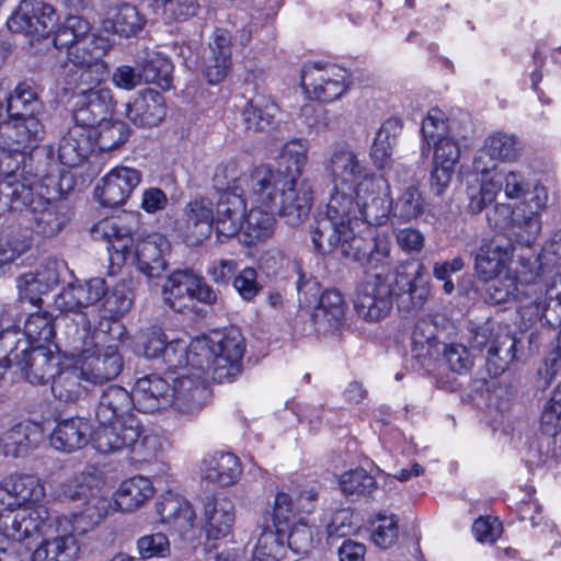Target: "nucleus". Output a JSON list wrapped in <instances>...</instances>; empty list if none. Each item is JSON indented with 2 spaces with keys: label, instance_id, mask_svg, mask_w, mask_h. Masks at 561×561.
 I'll return each mask as SVG.
<instances>
[{
  "label": "nucleus",
  "instance_id": "nucleus-11",
  "mask_svg": "<svg viewBox=\"0 0 561 561\" xmlns=\"http://www.w3.org/2000/svg\"><path fill=\"white\" fill-rule=\"evenodd\" d=\"M317 499L314 488L278 491L275 495L273 526L296 553H305L312 547L316 527L307 517L314 511Z\"/></svg>",
  "mask_w": 561,
  "mask_h": 561
},
{
  "label": "nucleus",
  "instance_id": "nucleus-7",
  "mask_svg": "<svg viewBox=\"0 0 561 561\" xmlns=\"http://www.w3.org/2000/svg\"><path fill=\"white\" fill-rule=\"evenodd\" d=\"M503 191L510 201H518L515 205V222L530 234L541 230L542 213L547 209L549 195L539 181L528 176L520 170L512 169L499 173L496 180H486L482 187L468 188V209L472 214L481 213L492 204Z\"/></svg>",
  "mask_w": 561,
  "mask_h": 561
},
{
  "label": "nucleus",
  "instance_id": "nucleus-3",
  "mask_svg": "<svg viewBox=\"0 0 561 561\" xmlns=\"http://www.w3.org/2000/svg\"><path fill=\"white\" fill-rule=\"evenodd\" d=\"M366 221L359 209L344 193L329 192L327 211L316 218L311 227V240L314 249L322 253L339 251L350 261L371 270L388 267L392 263L391 241L387 233H378L369 241L359 227Z\"/></svg>",
  "mask_w": 561,
  "mask_h": 561
},
{
  "label": "nucleus",
  "instance_id": "nucleus-48",
  "mask_svg": "<svg viewBox=\"0 0 561 561\" xmlns=\"http://www.w3.org/2000/svg\"><path fill=\"white\" fill-rule=\"evenodd\" d=\"M7 108L9 117L16 116H36L44 110V104L39 100L36 90L28 83H19L15 89L7 96Z\"/></svg>",
  "mask_w": 561,
  "mask_h": 561
},
{
  "label": "nucleus",
  "instance_id": "nucleus-45",
  "mask_svg": "<svg viewBox=\"0 0 561 561\" xmlns=\"http://www.w3.org/2000/svg\"><path fill=\"white\" fill-rule=\"evenodd\" d=\"M344 318V300L337 290H325L312 313L316 330L327 334L337 328Z\"/></svg>",
  "mask_w": 561,
  "mask_h": 561
},
{
  "label": "nucleus",
  "instance_id": "nucleus-16",
  "mask_svg": "<svg viewBox=\"0 0 561 561\" xmlns=\"http://www.w3.org/2000/svg\"><path fill=\"white\" fill-rule=\"evenodd\" d=\"M104 296L105 280L100 277L91 278L83 284H69L62 288L55 298V306L61 312L73 313V318L65 319V328L68 323L78 322L79 314H87L91 321V330L98 328V312H101Z\"/></svg>",
  "mask_w": 561,
  "mask_h": 561
},
{
  "label": "nucleus",
  "instance_id": "nucleus-38",
  "mask_svg": "<svg viewBox=\"0 0 561 561\" xmlns=\"http://www.w3.org/2000/svg\"><path fill=\"white\" fill-rule=\"evenodd\" d=\"M203 478L220 486L234 484L241 476L242 469L239 458L225 451H215L207 455L202 462Z\"/></svg>",
  "mask_w": 561,
  "mask_h": 561
},
{
  "label": "nucleus",
  "instance_id": "nucleus-46",
  "mask_svg": "<svg viewBox=\"0 0 561 561\" xmlns=\"http://www.w3.org/2000/svg\"><path fill=\"white\" fill-rule=\"evenodd\" d=\"M252 206L250 211L245 213L243 227L240 232L239 240L245 245H253L268 239L274 231V216L278 215L277 211L257 208L255 205Z\"/></svg>",
  "mask_w": 561,
  "mask_h": 561
},
{
  "label": "nucleus",
  "instance_id": "nucleus-1",
  "mask_svg": "<svg viewBox=\"0 0 561 561\" xmlns=\"http://www.w3.org/2000/svg\"><path fill=\"white\" fill-rule=\"evenodd\" d=\"M329 192L344 193L354 201L359 215L370 226L383 225L390 214L403 222L422 216L427 203L419 184L412 182L392 198L388 181L370 171L348 144L334 145L324 160Z\"/></svg>",
  "mask_w": 561,
  "mask_h": 561
},
{
  "label": "nucleus",
  "instance_id": "nucleus-57",
  "mask_svg": "<svg viewBox=\"0 0 561 561\" xmlns=\"http://www.w3.org/2000/svg\"><path fill=\"white\" fill-rule=\"evenodd\" d=\"M76 67L77 69L72 72L71 79L77 93L98 91L101 88L100 84L108 75V67L105 61L77 65Z\"/></svg>",
  "mask_w": 561,
  "mask_h": 561
},
{
  "label": "nucleus",
  "instance_id": "nucleus-6",
  "mask_svg": "<svg viewBox=\"0 0 561 561\" xmlns=\"http://www.w3.org/2000/svg\"><path fill=\"white\" fill-rule=\"evenodd\" d=\"M4 538L23 541L39 536L41 542L32 553L31 561H76L80 546L77 529L67 515L51 517L48 507H38L16 515L7 514L0 520Z\"/></svg>",
  "mask_w": 561,
  "mask_h": 561
},
{
  "label": "nucleus",
  "instance_id": "nucleus-27",
  "mask_svg": "<svg viewBox=\"0 0 561 561\" xmlns=\"http://www.w3.org/2000/svg\"><path fill=\"white\" fill-rule=\"evenodd\" d=\"M236 520V510L227 496H207L203 502L202 523L207 540L229 536Z\"/></svg>",
  "mask_w": 561,
  "mask_h": 561
},
{
  "label": "nucleus",
  "instance_id": "nucleus-61",
  "mask_svg": "<svg viewBox=\"0 0 561 561\" xmlns=\"http://www.w3.org/2000/svg\"><path fill=\"white\" fill-rule=\"evenodd\" d=\"M191 355V343L187 344L182 339H174L168 341L161 357L169 369L175 370L178 368H187V366L194 368Z\"/></svg>",
  "mask_w": 561,
  "mask_h": 561
},
{
  "label": "nucleus",
  "instance_id": "nucleus-36",
  "mask_svg": "<svg viewBox=\"0 0 561 561\" xmlns=\"http://www.w3.org/2000/svg\"><path fill=\"white\" fill-rule=\"evenodd\" d=\"M135 65L144 83H154L164 90L171 88L173 64L164 54L148 47L142 48L135 56Z\"/></svg>",
  "mask_w": 561,
  "mask_h": 561
},
{
  "label": "nucleus",
  "instance_id": "nucleus-19",
  "mask_svg": "<svg viewBox=\"0 0 561 561\" xmlns=\"http://www.w3.org/2000/svg\"><path fill=\"white\" fill-rule=\"evenodd\" d=\"M58 16L55 9L42 0H21L7 25L13 33H23L32 38L48 36L56 27Z\"/></svg>",
  "mask_w": 561,
  "mask_h": 561
},
{
  "label": "nucleus",
  "instance_id": "nucleus-50",
  "mask_svg": "<svg viewBox=\"0 0 561 561\" xmlns=\"http://www.w3.org/2000/svg\"><path fill=\"white\" fill-rule=\"evenodd\" d=\"M484 151L491 160L514 162L523 151V145L513 134L496 131L484 140Z\"/></svg>",
  "mask_w": 561,
  "mask_h": 561
},
{
  "label": "nucleus",
  "instance_id": "nucleus-47",
  "mask_svg": "<svg viewBox=\"0 0 561 561\" xmlns=\"http://www.w3.org/2000/svg\"><path fill=\"white\" fill-rule=\"evenodd\" d=\"M486 220L489 226L494 229H505L510 227L511 234L514 237L515 241L526 247L534 244L541 232V230H538L533 234H527L524 228L517 226L515 222V206L512 207L507 203H496L488 210Z\"/></svg>",
  "mask_w": 561,
  "mask_h": 561
},
{
  "label": "nucleus",
  "instance_id": "nucleus-58",
  "mask_svg": "<svg viewBox=\"0 0 561 561\" xmlns=\"http://www.w3.org/2000/svg\"><path fill=\"white\" fill-rule=\"evenodd\" d=\"M285 553L286 547L277 530L265 529L254 547L253 561H280Z\"/></svg>",
  "mask_w": 561,
  "mask_h": 561
},
{
  "label": "nucleus",
  "instance_id": "nucleus-33",
  "mask_svg": "<svg viewBox=\"0 0 561 561\" xmlns=\"http://www.w3.org/2000/svg\"><path fill=\"white\" fill-rule=\"evenodd\" d=\"M209 55L205 76L210 84L222 81L231 69V35L226 28H216L208 43Z\"/></svg>",
  "mask_w": 561,
  "mask_h": 561
},
{
  "label": "nucleus",
  "instance_id": "nucleus-2",
  "mask_svg": "<svg viewBox=\"0 0 561 561\" xmlns=\"http://www.w3.org/2000/svg\"><path fill=\"white\" fill-rule=\"evenodd\" d=\"M308 141L295 138L287 141L275 163H261L243 179L245 198L257 208L277 211L290 226L306 218L312 206V190L300 180L308 162Z\"/></svg>",
  "mask_w": 561,
  "mask_h": 561
},
{
  "label": "nucleus",
  "instance_id": "nucleus-26",
  "mask_svg": "<svg viewBox=\"0 0 561 561\" xmlns=\"http://www.w3.org/2000/svg\"><path fill=\"white\" fill-rule=\"evenodd\" d=\"M62 268V263L49 260L37 267L36 271L22 274L16 279L20 300L27 301L33 306H39L42 304V296L59 283Z\"/></svg>",
  "mask_w": 561,
  "mask_h": 561
},
{
  "label": "nucleus",
  "instance_id": "nucleus-4",
  "mask_svg": "<svg viewBox=\"0 0 561 561\" xmlns=\"http://www.w3.org/2000/svg\"><path fill=\"white\" fill-rule=\"evenodd\" d=\"M59 173H32V164L16 167L0 178V213L26 209L33 229L43 237H53L68 218L59 198L65 192Z\"/></svg>",
  "mask_w": 561,
  "mask_h": 561
},
{
  "label": "nucleus",
  "instance_id": "nucleus-21",
  "mask_svg": "<svg viewBox=\"0 0 561 561\" xmlns=\"http://www.w3.org/2000/svg\"><path fill=\"white\" fill-rule=\"evenodd\" d=\"M141 182L139 170L119 165L110 170L94 188L98 202L106 207H117L126 203Z\"/></svg>",
  "mask_w": 561,
  "mask_h": 561
},
{
  "label": "nucleus",
  "instance_id": "nucleus-13",
  "mask_svg": "<svg viewBox=\"0 0 561 561\" xmlns=\"http://www.w3.org/2000/svg\"><path fill=\"white\" fill-rule=\"evenodd\" d=\"M55 334L53 316L46 311L31 313L25 320L23 333L16 329L4 330L0 323V378L14 352L25 356L31 347L50 343Z\"/></svg>",
  "mask_w": 561,
  "mask_h": 561
},
{
  "label": "nucleus",
  "instance_id": "nucleus-14",
  "mask_svg": "<svg viewBox=\"0 0 561 561\" xmlns=\"http://www.w3.org/2000/svg\"><path fill=\"white\" fill-rule=\"evenodd\" d=\"M46 497L44 482L35 474L14 472L0 480V520L7 514L16 515L31 512L38 507H47L43 502ZM0 536L4 531L0 528Z\"/></svg>",
  "mask_w": 561,
  "mask_h": 561
},
{
  "label": "nucleus",
  "instance_id": "nucleus-43",
  "mask_svg": "<svg viewBox=\"0 0 561 561\" xmlns=\"http://www.w3.org/2000/svg\"><path fill=\"white\" fill-rule=\"evenodd\" d=\"M84 373L77 360L69 367L61 368L51 380L54 397L64 402H75L88 392Z\"/></svg>",
  "mask_w": 561,
  "mask_h": 561
},
{
  "label": "nucleus",
  "instance_id": "nucleus-25",
  "mask_svg": "<svg viewBox=\"0 0 561 561\" xmlns=\"http://www.w3.org/2000/svg\"><path fill=\"white\" fill-rule=\"evenodd\" d=\"M514 245L510 240L493 238L478 249L474 256V271L480 280L490 279L511 272Z\"/></svg>",
  "mask_w": 561,
  "mask_h": 561
},
{
  "label": "nucleus",
  "instance_id": "nucleus-44",
  "mask_svg": "<svg viewBox=\"0 0 561 561\" xmlns=\"http://www.w3.org/2000/svg\"><path fill=\"white\" fill-rule=\"evenodd\" d=\"M105 490V482L100 471L89 468L75 473L60 485V495L71 501H82Z\"/></svg>",
  "mask_w": 561,
  "mask_h": 561
},
{
  "label": "nucleus",
  "instance_id": "nucleus-64",
  "mask_svg": "<svg viewBox=\"0 0 561 561\" xmlns=\"http://www.w3.org/2000/svg\"><path fill=\"white\" fill-rule=\"evenodd\" d=\"M137 550L142 559L167 558L171 547L165 534L154 533L140 537L137 540Z\"/></svg>",
  "mask_w": 561,
  "mask_h": 561
},
{
  "label": "nucleus",
  "instance_id": "nucleus-18",
  "mask_svg": "<svg viewBox=\"0 0 561 561\" xmlns=\"http://www.w3.org/2000/svg\"><path fill=\"white\" fill-rule=\"evenodd\" d=\"M300 85L306 95L319 102H333L348 89L347 73L337 66L306 65L300 75Z\"/></svg>",
  "mask_w": 561,
  "mask_h": 561
},
{
  "label": "nucleus",
  "instance_id": "nucleus-8",
  "mask_svg": "<svg viewBox=\"0 0 561 561\" xmlns=\"http://www.w3.org/2000/svg\"><path fill=\"white\" fill-rule=\"evenodd\" d=\"M425 272L422 264L401 265L396 274H376L357 287L354 309L368 322H378L391 311L393 298L409 294L414 308H421L428 296Z\"/></svg>",
  "mask_w": 561,
  "mask_h": 561
},
{
  "label": "nucleus",
  "instance_id": "nucleus-49",
  "mask_svg": "<svg viewBox=\"0 0 561 561\" xmlns=\"http://www.w3.org/2000/svg\"><path fill=\"white\" fill-rule=\"evenodd\" d=\"M92 127V137H94L93 148L96 146L100 151H113L123 146L129 137V128L122 121H108L106 118L96 123Z\"/></svg>",
  "mask_w": 561,
  "mask_h": 561
},
{
  "label": "nucleus",
  "instance_id": "nucleus-20",
  "mask_svg": "<svg viewBox=\"0 0 561 561\" xmlns=\"http://www.w3.org/2000/svg\"><path fill=\"white\" fill-rule=\"evenodd\" d=\"M44 134V126L36 116L9 117L0 125V149L24 154L38 147Z\"/></svg>",
  "mask_w": 561,
  "mask_h": 561
},
{
  "label": "nucleus",
  "instance_id": "nucleus-10",
  "mask_svg": "<svg viewBox=\"0 0 561 561\" xmlns=\"http://www.w3.org/2000/svg\"><path fill=\"white\" fill-rule=\"evenodd\" d=\"M421 136L422 156L433 151L431 188L435 195H442L451 182L467 136L437 107L431 108L423 118Z\"/></svg>",
  "mask_w": 561,
  "mask_h": 561
},
{
  "label": "nucleus",
  "instance_id": "nucleus-56",
  "mask_svg": "<svg viewBox=\"0 0 561 561\" xmlns=\"http://www.w3.org/2000/svg\"><path fill=\"white\" fill-rule=\"evenodd\" d=\"M481 282L484 283L485 299L491 304L506 302L515 298L518 291V277L512 271Z\"/></svg>",
  "mask_w": 561,
  "mask_h": 561
},
{
  "label": "nucleus",
  "instance_id": "nucleus-54",
  "mask_svg": "<svg viewBox=\"0 0 561 561\" xmlns=\"http://www.w3.org/2000/svg\"><path fill=\"white\" fill-rule=\"evenodd\" d=\"M192 271H174L171 273L162 287L163 300L173 310L181 311L185 304L184 299H190L191 295Z\"/></svg>",
  "mask_w": 561,
  "mask_h": 561
},
{
  "label": "nucleus",
  "instance_id": "nucleus-24",
  "mask_svg": "<svg viewBox=\"0 0 561 561\" xmlns=\"http://www.w3.org/2000/svg\"><path fill=\"white\" fill-rule=\"evenodd\" d=\"M245 217V199L236 192H224L216 205L214 230L218 242L239 237Z\"/></svg>",
  "mask_w": 561,
  "mask_h": 561
},
{
  "label": "nucleus",
  "instance_id": "nucleus-37",
  "mask_svg": "<svg viewBox=\"0 0 561 561\" xmlns=\"http://www.w3.org/2000/svg\"><path fill=\"white\" fill-rule=\"evenodd\" d=\"M92 150V130L75 124L59 141L58 158L61 164L76 168L88 158Z\"/></svg>",
  "mask_w": 561,
  "mask_h": 561
},
{
  "label": "nucleus",
  "instance_id": "nucleus-28",
  "mask_svg": "<svg viewBox=\"0 0 561 561\" xmlns=\"http://www.w3.org/2000/svg\"><path fill=\"white\" fill-rule=\"evenodd\" d=\"M8 364L7 369L16 366L31 383H44L56 376L54 371L58 360L50 350L36 345L31 347L25 356L14 352Z\"/></svg>",
  "mask_w": 561,
  "mask_h": 561
},
{
  "label": "nucleus",
  "instance_id": "nucleus-42",
  "mask_svg": "<svg viewBox=\"0 0 561 561\" xmlns=\"http://www.w3.org/2000/svg\"><path fill=\"white\" fill-rule=\"evenodd\" d=\"M101 24L105 32L128 37L141 30L144 19L135 5L116 1L105 12Z\"/></svg>",
  "mask_w": 561,
  "mask_h": 561
},
{
  "label": "nucleus",
  "instance_id": "nucleus-41",
  "mask_svg": "<svg viewBox=\"0 0 561 561\" xmlns=\"http://www.w3.org/2000/svg\"><path fill=\"white\" fill-rule=\"evenodd\" d=\"M278 106L265 96H255L251 99L242 111L244 126L248 130L254 133H268L278 125Z\"/></svg>",
  "mask_w": 561,
  "mask_h": 561
},
{
  "label": "nucleus",
  "instance_id": "nucleus-34",
  "mask_svg": "<svg viewBox=\"0 0 561 561\" xmlns=\"http://www.w3.org/2000/svg\"><path fill=\"white\" fill-rule=\"evenodd\" d=\"M44 432L38 423L24 421L0 434V453L5 457H19L37 447Z\"/></svg>",
  "mask_w": 561,
  "mask_h": 561
},
{
  "label": "nucleus",
  "instance_id": "nucleus-35",
  "mask_svg": "<svg viewBox=\"0 0 561 561\" xmlns=\"http://www.w3.org/2000/svg\"><path fill=\"white\" fill-rule=\"evenodd\" d=\"M163 96L151 89L139 92L126 104V116L137 126H157L165 116Z\"/></svg>",
  "mask_w": 561,
  "mask_h": 561
},
{
  "label": "nucleus",
  "instance_id": "nucleus-9",
  "mask_svg": "<svg viewBox=\"0 0 561 561\" xmlns=\"http://www.w3.org/2000/svg\"><path fill=\"white\" fill-rule=\"evenodd\" d=\"M91 236L94 240L107 243L112 267H121L130 259L148 278L160 277L167 270L165 255L170 253L171 244L162 233H149L139 238L134 245L130 230L121 226L116 219L106 218L92 227Z\"/></svg>",
  "mask_w": 561,
  "mask_h": 561
},
{
  "label": "nucleus",
  "instance_id": "nucleus-59",
  "mask_svg": "<svg viewBox=\"0 0 561 561\" xmlns=\"http://www.w3.org/2000/svg\"><path fill=\"white\" fill-rule=\"evenodd\" d=\"M340 486L347 495H367L375 491L376 481L365 469L356 468L341 476Z\"/></svg>",
  "mask_w": 561,
  "mask_h": 561
},
{
  "label": "nucleus",
  "instance_id": "nucleus-22",
  "mask_svg": "<svg viewBox=\"0 0 561 561\" xmlns=\"http://www.w3.org/2000/svg\"><path fill=\"white\" fill-rule=\"evenodd\" d=\"M154 510L159 522L168 529L175 531L184 538L194 536L196 514L191 503L181 494L167 491L162 493Z\"/></svg>",
  "mask_w": 561,
  "mask_h": 561
},
{
  "label": "nucleus",
  "instance_id": "nucleus-39",
  "mask_svg": "<svg viewBox=\"0 0 561 561\" xmlns=\"http://www.w3.org/2000/svg\"><path fill=\"white\" fill-rule=\"evenodd\" d=\"M91 427L87 420L71 417L60 421L50 435V445L60 451L72 453L83 448L90 439Z\"/></svg>",
  "mask_w": 561,
  "mask_h": 561
},
{
  "label": "nucleus",
  "instance_id": "nucleus-63",
  "mask_svg": "<svg viewBox=\"0 0 561 561\" xmlns=\"http://www.w3.org/2000/svg\"><path fill=\"white\" fill-rule=\"evenodd\" d=\"M398 518L396 515L379 514L373 526L371 539L382 549L389 548L398 538Z\"/></svg>",
  "mask_w": 561,
  "mask_h": 561
},
{
  "label": "nucleus",
  "instance_id": "nucleus-53",
  "mask_svg": "<svg viewBox=\"0 0 561 561\" xmlns=\"http://www.w3.org/2000/svg\"><path fill=\"white\" fill-rule=\"evenodd\" d=\"M110 48V39L94 33L69 49L67 56L73 66L93 64L104 61L103 56Z\"/></svg>",
  "mask_w": 561,
  "mask_h": 561
},
{
  "label": "nucleus",
  "instance_id": "nucleus-29",
  "mask_svg": "<svg viewBox=\"0 0 561 561\" xmlns=\"http://www.w3.org/2000/svg\"><path fill=\"white\" fill-rule=\"evenodd\" d=\"M115 101L110 88L98 91L76 93L73 103V121L78 125L91 129L103 118L112 114Z\"/></svg>",
  "mask_w": 561,
  "mask_h": 561
},
{
  "label": "nucleus",
  "instance_id": "nucleus-62",
  "mask_svg": "<svg viewBox=\"0 0 561 561\" xmlns=\"http://www.w3.org/2000/svg\"><path fill=\"white\" fill-rule=\"evenodd\" d=\"M540 428L549 436H554L561 431V382L556 387L543 408Z\"/></svg>",
  "mask_w": 561,
  "mask_h": 561
},
{
  "label": "nucleus",
  "instance_id": "nucleus-15",
  "mask_svg": "<svg viewBox=\"0 0 561 561\" xmlns=\"http://www.w3.org/2000/svg\"><path fill=\"white\" fill-rule=\"evenodd\" d=\"M116 432H105L99 437V453L110 454L127 449L136 462L150 461L162 449V439L153 433L146 432L139 420H129L126 427Z\"/></svg>",
  "mask_w": 561,
  "mask_h": 561
},
{
  "label": "nucleus",
  "instance_id": "nucleus-12",
  "mask_svg": "<svg viewBox=\"0 0 561 561\" xmlns=\"http://www.w3.org/2000/svg\"><path fill=\"white\" fill-rule=\"evenodd\" d=\"M191 352L193 366L211 373L218 382H230L241 373L244 339L238 329L230 328L194 339Z\"/></svg>",
  "mask_w": 561,
  "mask_h": 561
},
{
  "label": "nucleus",
  "instance_id": "nucleus-30",
  "mask_svg": "<svg viewBox=\"0 0 561 561\" xmlns=\"http://www.w3.org/2000/svg\"><path fill=\"white\" fill-rule=\"evenodd\" d=\"M136 409L145 413L171 407V383L168 379L152 374L139 378L133 388Z\"/></svg>",
  "mask_w": 561,
  "mask_h": 561
},
{
  "label": "nucleus",
  "instance_id": "nucleus-55",
  "mask_svg": "<svg viewBox=\"0 0 561 561\" xmlns=\"http://www.w3.org/2000/svg\"><path fill=\"white\" fill-rule=\"evenodd\" d=\"M133 298L131 293L125 286H115L111 291L105 288V296L101 301V309L103 314H99L98 328L101 321H108L111 324H116L112 318H118L125 314L131 307Z\"/></svg>",
  "mask_w": 561,
  "mask_h": 561
},
{
  "label": "nucleus",
  "instance_id": "nucleus-52",
  "mask_svg": "<svg viewBox=\"0 0 561 561\" xmlns=\"http://www.w3.org/2000/svg\"><path fill=\"white\" fill-rule=\"evenodd\" d=\"M516 340L507 329L497 328L488 348V365L494 366V374L503 371L515 357Z\"/></svg>",
  "mask_w": 561,
  "mask_h": 561
},
{
  "label": "nucleus",
  "instance_id": "nucleus-60",
  "mask_svg": "<svg viewBox=\"0 0 561 561\" xmlns=\"http://www.w3.org/2000/svg\"><path fill=\"white\" fill-rule=\"evenodd\" d=\"M241 165L237 160L230 159L217 165L214 182L218 190L225 192H236L240 190L243 193L241 185Z\"/></svg>",
  "mask_w": 561,
  "mask_h": 561
},
{
  "label": "nucleus",
  "instance_id": "nucleus-51",
  "mask_svg": "<svg viewBox=\"0 0 561 561\" xmlns=\"http://www.w3.org/2000/svg\"><path fill=\"white\" fill-rule=\"evenodd\" d=\"M92 34L91 25L85 19L69 15L55 31L54 45L56 48H65L68 53L69 49Z\"/></svg>",
  "mask_w": 561,
  "mask_h": 561
},
{
  "label": "nucleus",
  "instance_id": "nucleus-40",
  "mask_svg": "<svg viewBox=\"0 0 561 561\" xmlns=\"http://www.w3.org/2000/svg\"><path fill=\"white\" fill-rule=\"evenodd\" d=\"M112 507L107 491L101 492L81 501L80 507L67 515L78 534H85L98 526Z\"/></svg>",
  "mask_w": 561,
  "mask_h": 561
},
{
  "label": "nucleus",
  "instance_id": "nucleus-32",
  "mask_svg": "<svg viewBox=\"0 0 561 561\" xmlns=\"http://www.w3.org/2000/svg\"><path fill=\"white\" fill-rule=\"evenodd\" d=\"M152 481L142 474L123 480L113 494L114 505L122 513H135L153 497Z\"/></svg>",
  "mask_w": 561,
  "mask_h": 561
},
{
  "label": "nucleus",
  "instance_id": "nucleus-31",
  "mask_svg": "<svg viewBox=\"0 0 561 561\" xmlns=\"http://www.w3.org/2000/svg\"><path fill=\"white\" fill-rule=\"evenodd\" d=\"M185 224L181 231L185 242L190 245L201 244L214 229V207L207 198H196L184 208Z\"/></svg>",
  "mask_w": 561,
  "mask_h": 561
},
{
  "label": "nucleus",
  "instance_id": "nucleus-17",
  "mask_svg": "<svg viewBox=\"0 0 561 561\" xmlns=\"http://www.w3.org/2000/svg\"><path fill=\"white\" fill-rule=\"evenodd\" d=\"M136 408L133 393L119 386H110L103 390L95 409V420L99 427L95 430L92 442L99 451V437L105 432H116L118 435L126 427L129 420H139L133 410Z\"/></svg>",
  "mask_w": 561,
  "mask_h": 561
},
{
  "label": "nucleus",
  "instance_id": "nucleus-23",
  "mask_svg": "<svg viewBox=\"0 0 561 561\" xmlns=\"http://www.w3.org/2000/svg\"><path fill=\"white\" fill-rule=\"evenodd\" d=\"M190 369L192 371L171 378V407L183 414L199 411L206 394L204 375L208 371L199 370L197 367Z\"/></svg>",
  "mask_w": 561,
  "mask_h": 561
},
{
  "label": "nucleus",
  "instance_id": "nucleus-5",
  "mask_svg": "<svg viewBox=\"0 0 561 561\" xmlns=\"http://www.w3.org/2000/svg\"><path fill=\"white\" fill-rule=\"evenodd\" d=\"M65 344L69 355L84 373L85 382L99 385L116 378L123 368L119 344L125 336L121 323L101 321L91 330L87 314H79L78 322L68 323Z\"/></svg>",
  "mask_w": 561,
  "mask_h": 561
}]
</instances>
